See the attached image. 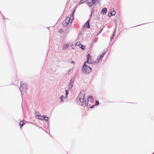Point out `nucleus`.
I'll use <instances>...</instances> for the list:
<instances>
[{"instance_id":"nucleus-30","label":"nucleus","mask_w":154,"mask_h":154,"mask_svg":"<svg viewBox=\"0 0 154 154\" xmlns=\"http://www.w3.org/2000/svg\"><path fill=\"white\" fill-rule=\"evenodd\" d=\"M75 9H74V10H73V11H72V14H74V13L75 12Z\"/></svg>"},{"instance_id":"nucleus-35","label":"nucleus","mask_w":154,"mask_h":154,"mask_svg":"<svg viewBox=\"0 0 154 154\" xmlns=\"http://www.w3.org/2000/svg\"><path fill=\"white\" fill-rule=\"evenodd\" d=\"M72 63H74V62L73 61H72Z\"/></svg>"},{"instance_id":"nucleus-7","label":"nucleus","mask_w":154,"mask_h":154,"mask_svg":"<svg viewBox=\"0 0 154 154\" xmlns=\"http://www.w3.org/2000/svg\"><path fill=\"white\" fill-rule=\"evenodd\" d=\"M74 82V81L73 78H72L70 79V82L68 85L69 89H72V88L73 87V84Z\"/></svg>"},{"instance_id":"nucleus-32","label":"nucleus","mask_w":154,"mask_h":154,"mask_svg":"<svg viewBox=\"0 0 154 154\" xmlns=\"http://www.w3.org/2000/svg\"><path fill=\"white\" fill-rule=\"evenodd\" d=\"M94 62H94V61H92V63H91V64H93L94 63H95Z\"/></svg>"},{"instance_id":"nucleus-33","label":"nucleus","mask_w":154,"mask_h":154,"mask_svg":"<svg viewBox=\"0 0 154 154\" xmlns=\"http://www.w3.org/2000/svg\"><path fill=\"white\" fill-rule=\"evenodd\" d=\"M71 69H70L69 70V71H68V72L69 73V72H70V71H71Z\"/></svg>"},{"instance_id":"nucleus-22","label":"nucleus","mask_w":154,"mask_h":154,"mask_svg":"<svg viewBox=\"0 0 154 154\" xmlns=\"http://www.w3.org/2000/svg\"><path fill=\"white\" fill-rule=\"evenodd\" d=\"M81 46H80V47L83 50H84L85 49V47L83 45H81Z\"/></svg>"},{"instance_id":"nucleus-27","label":"nucleus","mask_w":154,"mask_h":154,"mask_svg":"<svg viewBox=\"0 0 154 154\" xmlns=\"http://www.w3.org/2000/svg\"><path fill=\"white\" fill-rule=\"evenodd\" d=\"M94 106H95V105H93L92 106H90V108H91V109H92V108H93L94 107Z\"/></svg>"},{"instance_id":"nucleus-5","label":"nucleus","mask_w":154,"mask_h":154,"mask_svg":"<svg viewBox=\"0 0 154 154\" xmlns=\"http://www.w3.org/2000/svg\"><path fill=\"white\" fill-rule=\"evenodd\" d=\"M28 86L26 83L25 84L23 83V82H21V86L20 88V90L21 93L23 91H25L28 89ZM21 95H22V94Z\"/></svg>"},{"instance_id":"nucleus-20","label":"nucleus","mask_w":154,"mask_h":154,"mask_svg":"<svg viewBox=\"0 0 154 154\" xmlns=\"http://www.w3.org/2000/svg\"><path fill=\"white\" fill-rule=\"evenodd\" d=\"M88 100H87V101H86V100H85L84 102V103L85 105L86 106H87L88 105Z\"/></svg>"},{"instance_id":"nucleus-11","label":"nucleus","mask_w":154,"mask_h":154,"mask_svg":"<svg viewBox=\"0 0 154 154\" xmlns=\"http://www.w3.org/2000/svg\"><path fill=\"white\" fill-rule=\"evenodd\" d=\"M107 11V9L106 8H104L102 9L101 11V13L103 14V15H105Z\"/></svg>"},{"instance_id":"nucleus-17","label":"nucleus","mask_w":154,"mask_h":154,"mask_svg":"<svg viewBox=\"0 0 154 154\" xmlns=\"http://www.w3.org/2000/svg\"><path fill=\"white\" fill-rule=\"evenodd\" d=\"M63 98L64 96L63 95L61 96L60 97V101L62 102H64Z\"/></svg>"},{"instance_id":"nucleus-19","label":"nucleus","mask_w":154,"mask_h":154,"mask_svg":"<svg viewBox=\"0 0 154 154\" xmlns=\"http://www.w3.org/2000/svg\"><path fill=\"white\" fill-rule=\"evenodd\" d=\"M65 96H66V98H67L68 95L69 94V91L67 90H65Z\"/></svg>"},{"instance_id":"nucleus-21","label":"nucleus","mask_w":154,"mask_h":154,"mask_svg":"<svg viewBox=\"0 0 154 154\" xmlns=\"http://www.w3.org/2000/svg\"><path fill=\"white\" fill-rule=\"evenodd\" d=\"M85 63H89V64L92 63V61L91 60L90 61V60H87V61H86Z\"/></svg>"},{"instance_id":"nucleus-6","label":"nucleus","mask_w":154,"mask_h":154,"mask_svg":"<svg viewBox=\"0 0 154 154\" xmlns=\"http://www.w3.org/2000/svg\"><path fill=\"white\" fill-rule=\"evenodd\" d=\"M38 117H42V118H38L39 119L42 120H45V122H48V117L46 115L41 116L39 115H37Z\"/></svg>"},{"instance_id":"nucleus-9","label":"nucleus","mask_w":154,"mask_h":154,"mask_svg":"<svg viewBox=\"0 0 154 154\" xmlns=\"http://www.w3.org/2000/svg\"><path fill=\"white\" fill-rule=\"evenodd\" d=\"M106 52V51H105L104 52H103L100 56H98L97 58V60L98 61L101 60L105 54Z\"/></svg>"},{"instance_id":"nucleus-36","label":"nucleus","mask_w":154,"mask_h":154,"mask_svg":"<svg viewBox=\"0 0 154 154\" xmlns=\"http://www.w3.org/2000/svg\"><path fill=\"white\" fill-rule=\"evenodd\" d=\"M39 118H42V117H39Z\"/></svg>"},{"instance_id":"nucleus-24","label":"nucleus","mask_w":154,"mask_h":154,"mask_svg":"<svg viewBox=\"0 0 154 154\" xmlns=\"http://www.w3.org/2000/svg\"><path fill=\"white\" fill-rule=\"evenodd\" d=\"M84 0H81V1H80V2H79V5H80L82 4V3H83L84 2H83V1H84Z\"/></svg>"},{"instance_id":"nucleus-13","label":"nucleus","mask_w":154,"mask_h":154,"mask_svg":"<svg viewBox=\"0 0 154 154\" xmlns=\"http://www.w3.org/2000/svg\"><path fill=\"white\" fill-rule=\"evenodd\" d=\"M24 122H25V120H24L23 121H21L20 123L19 124L20 125V126L21 128L25 124Z\"/></svg>"},{"instance_id":"nucleus-1","label":"nucleus","mask_w":154,"mask_h":154,"mask_svg":"<svg viewBox=\"0 0 154 154\" xmlns=\"http://www.w3.org/2000/svg\"><path fill=\"white\" fill-rule=\"evenodd\" d=\"M83 92L82 91H81L76 99L77 101H80L79 104L81 106H83L84 105V102L85 98V94H84L83 93H82Z\"/></svg>"},{"instance_id":"nucleus-12","label":"nucleus","mask_w":154,"mask_h":154,"mask_svg":"<svg viewBox=\"0 0 154 154\" xmlns=\"http://www.w3.org/2000/svg\"><path fill=\"white\" fill-rule=\"evenodd\" d=\"M69 45L68 44H66L63 45L62 48L63 50H66L69 48Z\"/></svg>"},{"instance_id":"nucleus-18","label":"nucleus","mask_w":154,"mask_h":154,"mask_svg":"<svg viewBox=\"0 0 154 154\" xmlns=\"http://www.w3.org/2000/svg\"><path fill=\"white\" fill-rule=\"evenodd\" d=\"M89 99H90V100H94V98L92 96H90L88 97L87 99V100H89Z\"/></svg>"},{"instance_id":"nucleus-16","label":"nucleus","mask_w":154,"mask_h":154,"mask_svg":"<svg viewBox=\"0 0 154 154\" xmlns=\"http://www.w3.org/2000/svg\"><path fill=\"white\" fill-rule=\"evenodd\" d=\"M115 29L114 32L113 33L112 37H111L110 38V41H112V39H113V38L114 37V35L115 34Z\"/></svg>"},{"instance_id":"nucleus-10","label":"nucleus","mask_w":154,"mask_h":154,"mask_svg":"<svg viewBox=\"0 0 154 154\" xmlns=\"http://www.w3.org/2000/svg\"><path fill=\"white\" fill-rule=\"evenodd\" d=\"M110 10L112 12V14L111 15H109V14H108V16L109 17H111L112 16H114L116 13V11L114 9H111Z\"/></svg>"},{"instance_id":"nucleus-38","label":"nucleus","mask_w":154,"mask_h":154,"mask_svg":"<svg viewBox=\"0 0 154 154\" xmlns=\"http://www.w3.org/2000/svg\"><path fill=\"white\" fill-rule=\"evenodd\" d=\"M81 35V33H80V34L79 35Z\"/></svg>"},{"instance_id":"nucleus-28","label":"nucleus","mask_w":154,"mask_h":154,"mask_svg":"<svg viewBox=\"0 0 154 154\" xmlns=\"http://www.w3.org/2000/svg\"><path fill=\"white\" fill-rule=\"evenodd\" d=\"M73 15H74V14H72V13L71 14V15H70V18H71V17H72V19H73Z\"/></svg>"},{"instance_id":"nucleus-29","label":"nucleus","mask_w":154,"mask_h":154,"mask_svg":"<svg viewBox=\"0 0 154 154\" xmlns=\"http://www.w3.org/2000/svg\"><path fill=\"white\" fill-rule=\"evenodd\" d=\"M108 14H109V15H111V14H112V12L111 10L108 13Z\"/></svg>"},{"instance_id":"nucleus-15","label":"nucleus","mask_w":154,"mask_h":154,"mask_svg":"<svg viewBox=\"0 0 154 154\" xmlns=\"http://www.w3.org/2000/svg\"><path fill=\"white\" fill-rule=\"evenodd\" d=\"M91 56L89 54H88L87 55V59L88 60H89L91 61Z\"/></svg>"},{"instance_id":"nucleus-23","label":"nucleus","mask_w":154,"mask_h":154,"mask_svg":"<svg viewBox=\"0 0 154 154\" xmlns=\"http://www.w3.org/2000/svg\"><path fill=\"white\" fill-rule=\"evenodd\" d=\"M99 104V102L97 100H96L95 103V104H94L95 106H97Z\"/></svg>"},{"instance_id":"nucleus-34","label":"nucleus","mask_w":154,"mask_h":154,"mask_svg":"<svg viewBox=\"0 0 154 154\" xmlns=\"http://www.w3.org/2000/svg\"><path fill=\"white\" fill-rule=\"evenodd\" d=\"M145 24V23H144V24ZM143 25V24H140V25H138V26H140V25Z\"/></svg>"},{"instance_id":"nucleus-4","label":"nucleus","mask_w":154,"mask_h":154,"mask_svg":"<svg viewBox=\"0 0 154 154\" xmlns=\"http://www.w3.org/2000/svg\"><path fill=\"white\" fill-rule=\"evenodd\" d=\"M100 0H87L88 7H91L94 5H97L99 3Z\"/></svg>"},{"instance_id":"nucleus-31","label":"nucleus","mask_w":154,"mask_h":154,"mask_svg":"<svg viewBox=\"0 0 154 154\" xmlns=\"http://www.w3.org/2000/svg\"><path fill=\"white\" fill-rule=\"evenodd\" d=\"M99 63V61H98L97 60L94 62L95 63Z\"/></svg>"},{"instance_id":"nucleus-37","label":"nucleus","mask_w":154,"mask_h":154,"mask_svg":"<svg viewBox=\"0 0 154 154\" xmlns=\"http://www.w3.org/2000/svg\"><path fill=\"white\" fill-rule=\"evenodd\" d=\"M66 96H65L64 97V98H66Z\"/></svg>"},{"instance_id":"nucleus-8","label":"nucleus","mask_w":154,"mask_h":154,"mask_svg":"<svg viewBox=\"0 0 154 154\" xmlns=\"http://www.w3.org/2000/svg\"><path fill=\"white\" fill-rule=\"evenodd\" d=\"M90 18H89L88 20L87 21L84 26V27H87L88 29H90Z\"/></svg>"},{"instance_id":"nucleus-2","label":"nucleus","mask_w":154,"mask_h":154,"mask_svg":"<svg viewBox=\"0 0 154 154\" xmlns=\"http://www.w3.org/2000/svg\"><path fill=\"white\" fill-rule=\"evenodd\" d=\"M82 70L85 74H88L91 72L92 69L91 67L88 66L85 63H84L82 66Z\"/></svg>"},{"instance_id":"nucleus-39","label":"nucleus","mask_w":154,"mask_h":154,"mask_svg":"<svg viewBox=\"0 0 154 154\" xmlns=\"http://www.w3.org/2000/svg\"><path fill=\"white\" fill-rule=\"evenodd\" d=\"M152 154H154V152Z\"/></svg>"},{"instance_id":"nucleus-25","label":"nucleus","mask_w":154,"mask_h":154,"mask_svg":"<svg viewBox=\"0 0 154 154\" xmlns=\"http://www.w3.org/2000/svg\"><path fill=\"white\" fill-rule=\"evenodd\" d=\"M63 29H61L59 31V32L60 33H62L63 32Z\"/></svg>"},{"instance_id":"nucleus-26","label":"nucleus","mask_w":154,"mask_h":154,"mask_svg":"<svg viewBox=\"0 0 154 154\" xmlns=\"http://www.w3.org/2000/svg\"><path fill=\"white\" fill-rule=\"evenodd\" d=\"M103 30V28H102V29H101L100 30V31H99V33H98V34H100V33H101L102 32V31Z\"/></svg>"},{"instance_id":"nucleus-3","label":"nucleus","mask_w":154,"mask_h":154,"mask_svg":"<svg viewBox=\"0 0 154 154\" xmlns=\"http://www.w3.org/2000/svg\"><path fill=\"white\" fill-rule=\"evenodd\" d=\"M72 21L73 19H72L70 17L68 16L63 22L62 25L64 27H66L69 24V23H72Z\"/></svg>"},{"instance_id":"nucleus-14","label":"nucleus","mask_w":154,"mask_h":154,"mask_svg":"<svg viewBox=\"0 0 154 154\" xmlns=\"http://www.w3.org/2000/svg\"><path fill=\"white\" fill-rule=\"evenodd\" d=\"M94 8L92 9L91 10V14L90 15V17H89V18H90V20H91V17L92 16L93 14L94 13Z\"/></svg>"}]
</instances>
